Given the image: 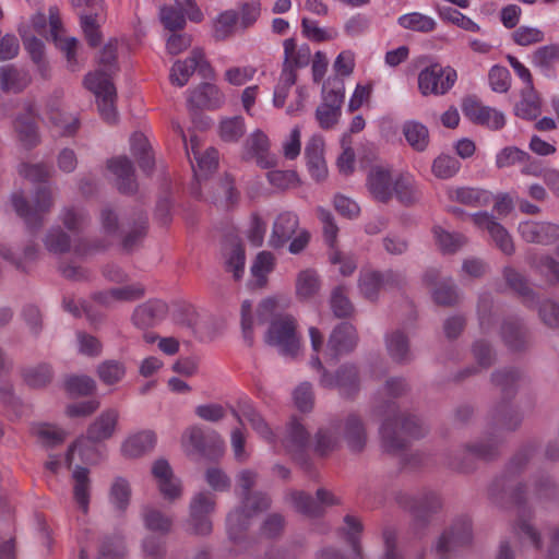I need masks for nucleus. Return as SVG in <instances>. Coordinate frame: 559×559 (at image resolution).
I'll return each mask as SVG.
<instances>
[{
  "label": "nucleus",
  "instance_id": "38",
  "mask_svg": "<svg viewBox=\"0 0 559 559\" xmlns=\"http://www.w3.org/2000/svg\"><path fill=\"white\" fill-rule=\"evenodd\" d=\"M147 231V216L144 212L134 213L132 225L126 233L122 240V247L127 251L133 250L145 237Z\"/></svg>",
  "mask_w": 559,
  "mask_h": 559
},
{
  "label": "nucleus",
  "instance_id": "22",
  "mask_svg": "<svg viewBox=\"0 0 559 559\" xmlns=\"http://www.w3.org/2000/svg\"><path fill=\"white\" fill-rule=\"evenodd\" d=\"M168 312V306L160 299H150L139 305L132 313V322L139 329L155 326Z\"/></svg>",
  "mask_w": 559,
  "mask_h": 559
},
{
  "label": "nucleus",
  "instance_id": "35",
  "mask_svg": "<svg viewBox=\"0 0 559 559\" xmlns=\"http://www.w3.org/2000/svg\"><path fill=\"white\" fill-rule=\"evenodd\" d=\"M246 145L257 163L263 167L269 168L274 165L273 157L269 156V139L260 130L253 132L246 141Z\"/></svg>",
  "mask_w": 559,
  "mask_h": 559
},
{
  "label": "nucleus",
  "instance_id": "61",
  "mask_svg": "<svg viewBox=\"0 0 559 559\" xmlns=\"http://www.w3.org/2000/svg\"><path fill=\"white\" fill-rule=\"evenodd\" d=\"M66 390L73 395H88L96 389V382L88 376H70L64 381Z\"/></svg>",
  "mask_w": 559,
  "mask_h": 559
},
{
  "label": "nucleus",
  "instance_id": "14",
  "mask_svg": "<svg viewBox=\"0 0 559 559\" xmlns=\"http://www.w3.org/2000/svg\"><path fill=\"white\" fill-rule=\"evenodd\" d=\"M462 110L465 117L472 122L487 127L491 130H499L506 124L503 112L496 108L485 106L476 98L467 97L462 103Z\"/></svg>",
  "mask_w": 559,
  "mask_h": 559
},
{
  "label": "nucleus",
  "instance_id": "21",
  "mask_svg": "<svg viewBox=\"0 0 559 559\" xmlns=\"http://www.w3.org/2000/svg\"><path fill=\"white\" fill-rule=\"evenodd\" d=\"M394 177L390 169L374 166L367 177V187L374 200L388 203L393 198Z\"/></svg>",
  "mask_w": 559,
  "mask_h": 559
},
{
  "label": "nucleus",
  "instance_id": "43",
  "mask_svg": "<svg viewBox=\"0 0 559 559\" xmlns=\"http://www.w3.org/2000/svg\"><path fill=\"white\" fill-rule=\"evenodd\" d=\"M386 349L391 358L396 362H406L411 358L408 338L400 331L388 335Z\"/></svg>",
  "mask_w": 559,
  "mask_h": 559
},
{
  "label": "nucleus",
  "instance_id": "24",
  "mask_svg": "<svg viewBox=\"0 0 559 559\" xmlns=\"http://www.w3.org/2000/svg\"><path fill=\"white\" fill-rule=\"evenodd\" d=\"M298 225L296 214L292 212L281 213L273 224L269 245L274 249L282 248L296 234Z\"/></svg>",
  "mask_w": 559,
  "mask_h": 559
},
{
  "label": "nucleus",
  "instance_id": "56",
  "mask_svg": "<svg viewBox=\"0 0 559 559\" xmlns=\"http://www.w3.org/2000/svg\"><path fill=\"white\" fill-rule=\"evenodd\" d=\"M25 49L28 51L32 60L36 63L38 72L44 79L48 78V66L44 59V44L40 39L32 36L24 38Z\"/></svg>",
  "mask_w": 559,
  "mask_h": 559
},
{
  "label": "nucleus",
  "instance_id": "50",
  "mask_svg": "<svg viewBox=\"0 0 559 559\" xmlns=\"http://www.w3.org/2000/svg\"><path fill=\"white\" fill-rule=\"evenodd\" d=\"M320 289V280L317 272L311 270L301 271L298 274L296 292L298 297L308 299L314 296Z\"/></svg>",
  "mask_w": 559,
  "mask_h": 559
},
{
  "label": "nucleus",
  "instance_id": "55",
  "mask_svg": "<svg viewBox=\"0 0 559 559\" xmlns=\"http://www.w3.org/2000/svg\"><path fill=\"white\" fill-rule=\"evenodd\" d=\"M227 271L234 273L235 280H239L243 273L245 249L238 240H233L229 251L226 253Z\"/></svg>",
  "mask_w": 559,
  "mask_h": 559
},
{
  "label": "nucleus",
  "instance_id": "20",
  "mask_svg": "<svg viewBox=\"0 0 559 559\" xmlns=\"http://www.w3.org/2000/svg\"><path fill=\"white\" fill-rule=\"evenodd\" d=\"M120 413L117 408H107L103 411L87 427L84 440L93 443L103 442L110 439L118 427Z\"/></svg>",
  "mask_w": 559,
  "mask_h": 559
},
{
  "label": "nucleus",
  "instance_id": "18",
  "mask_svg": "<svg viewBox=\"0 0 559 559\" xmlns=\"http://www.w3.org/2000/svg\"><path fill=\"white\" fill-rule=\"evenodd\" d=\"M152 474L157 481L159 492L166 500L173 502L181 497V481L175 477L165 459H158L153 463Z\"/></svg>",
  "mask_w": 559,
  "mask_h": 559
},
{
  "label": "nucleus",
  "instance_id": "16",
  "mask_svg": "<svg viewBox=\"0 0 559 559\" xmlns=\"http://www.w3.org/2000/svg\"><path fill=\"white\" fill-rule=\"evenodd\" d=\"M472 524L468 520L455 522L449 530L438 538L436 551L445 556L456 549L467 546L472 542Z\"/></svg>",
  "mask_w": 559,
  "mask_h": 559
},
{
  "label": "nucleus",
  "instance_id": "31",
  "mask_svg": "<svg viewBox=\"0 0 559 559\" xmlns=\"http://www.w3.org/2000/svg\"><path fill=\"white\" fill-rule=\"evenodd\" d=\"M223 100V94L210 83H203L194 88L189 97V104L197 108H216Z\"/></svg>",
  "mask_w": 559,
  "mask_h": 559
},
{
  "label": "nucleus",
  "instance_id": "1",
  "mask_svg": "<svg viewBox=\"0 0 559 559\" xmlns=\"http://www.w3.org/2000/svg\"><path fill=\"white\" fill-rule=\"evenodd\" d=\"M417 419L415 415L399 413L386 418L380 428L381 447L384 452L404 457L413 443L417 432Z\"/></svg>",
  "mask_w": 559,
  "mask_h": 559
},
{
  "label": "nucleus",
  "instance_id": "54",
  "mask_svg": "<svg viewBox=\"0 0 559 559\" xmlns=\"http://www.w3.org/2000/svg\"><path fill=\"white\" fill-rule=\"evenodd\" d=\"M117 52H118L117 39H109V41L99 51V57H98L99 69L97 71L105 72L109 79H110V74L118 70Z\"/></svg>",
  "mask_w": 559,
  "mask_h": 559
},
{
  "label": "nucleus",
  "instance_id": "63",
  "mask_svg": "<svg viewBox=\"0 0 559 559\" xmlns=\"http://www.w3.org/2000/svg\"><path fill=\"white\" fill-rule=\"evenodd\" d=\"M159 16L165 28L171 32L182 29L186 25V15L175 7H163Z\"/></svg>",
  "mask_w": 559,
  "mask_h": 559
},
{
  "label": "nucleus",
  "instance_id": "33",
  "mask_svg": "<svg viewBox=\"0 0 559 559\" xmlns=\"http://www.w3.org/2000/svg\"><path fill=\"white\" fill-rule=\"evenodd\" d=\"M305 155L311 175L317 180H322L326 177L328 169L323 157V142L319 139H312L305 148Z\"/></svg>",
  "mask_w": 559,
  "mask_h": 559
},
{
  "label": "nucleus",
  "instance_id": "47",
  "mask_svg": "<svg viewBox=\"0 0 559 559\" xmlns=\"http://www.w3.org/2000/svg\"><path fill=\"white\" fill-rule=\"evenodd\" d=\"M218 130L219 136L224 142H238L246 132L245 120L240 116L223 119Z\"/></svg>",
  "mask_w": 559,
  "mask_h": 559
},
{
  "label": "nucleus",
  "instance_id": "48",
  "mask_svg": "<svg viewBox=\"0 0 559 559\" xmlns=\"http://www.w3.org/2000/svg\"><path fill=\"white\" fill-rule=\"evenodd\" d=\"M340 432L331 428H320L314 436V451L321 456L328 455L340 447Z\"/></svg>",
  "mask_w": 559,
  "mask_h": 559
},
{
  "label": "nucleus",
  "instance_id": "32",
  "mask_svg": "<svg viewBox=\"0 0 559 559\" xmlns=\"http://www.w3.org/2000/svg\"><path fill=\"white\" fill-rule=\"evenodd\" d=\"M59 221L71 234L79 235L88 226L90 216L83 207L68 205L61 209Z\"/></svg>",
  "mask_w": 559,
  "mask_h": 559
},
{
  "label": "nucleus",
  "instance_id": "10",
  "mask_svg": "<svg viewBox=\"0 0 559 559\" xmlns=\"http://www.w3.org/2000/svg\"><path fill=\"white\" fill-rule=\"evenodd\" d=\"M338 430L340 437L345 442L349 452L359 454L365 451L369 436L366 423L360 415L355 413L346 415L340 421Z\"/></svg>",
  "mask_w": 559,
  "mask_h": 559
},
{
  "label": "nucleus",
  "instance_id": "5",
  "mask_svg": "<svg viewBox=\"0 0 559 559\" xmlns=\"http://www.w3.org/2000/svg\"><path fill=\"white\" fill-rule=\"evenodd\" d=\"M85 86L96 96L100 116L108 123L117 121L116 110L117 92L111 79L105 72L94 71L84 79Z\"/></svg>",
  "mask_w": 559,
  "mask_h": 559
},
{
  "label": "nucleus",
  "instance_id": "53",
  "mask_svg": "<svg viewBox=\"0 0 559 559\" xmlns=\"http://www.w3.org/2000/svg\"><path fill=\"white\" fill-rule=\"evenodd\" d=\"M44 243L46 249L52 253H64L71 248V238L60 227H53L47 233Z\"/></svg>",
  "mask_w": 559,
  "mask_h": 559
},
{
  "label": "nucleus",
  "instance_id": "57",
  "mask_svg": "<svg viewBox=\"0 0 559 559\" xmlns=\"http://www.w3.org/2000/svg\"><path fill=\"white\" fill-rule=\"evenodd\" d=\"M461 168V163L453 156L440 155L432 164V173L440 179H449L455 176Z\"/></svg>",
  "mask_w": 559,
  "mask_h": 559
},
{
  "label": "nucleus",
  "instance_id": "23",
  "mask_svg": "<svg viewBox=\"0 0 559 559\" xmlns=\"http://www.w3.org/2000/svg\"><path fill=\"white\" fill-rule=\"evenodd\" d=\"M108 169L116 176L118 190L133 193L138 189L132 162L127 156H118L107 162Z\"/></svg>",
  "mask_w": 559,
  "mask_h": 559
},
{
  "label": "nucleus",
  "instance_id": "64",
  "mask_svg": "<svg viewBox=\"0 0 559 559\" xmlns=\"http://www.w3.org/2000/svg\"><path fill=\"white\" fill-rule=\"evenodd\" d=\"M538 316L549 328H559V304L552 299L544 300L538 308Z\"/></svg>",
  "mask_w": 559,
  "mask_h": 559
},
{
  "label": "nucleus",
  "instance_id": "58",
  "mask_svg": "<svg viewBox=\"0 0 559 559\" xmlns=\"http://www.w3.org/2000/svg\"><path fill=\"white\" fill-rule=\"evenodd\" d=\"M533 64L549 69L559 61V45L550 44L537 48L532 55Z\"/></svg>",
  "mask_w": 559,
  "mask_h": 559
},
{
  "label": "nucleus",
  "instance_id": "41",
  "mask_svg": "<svg viewBox=\"0 0 559 559\" xmlns=\"http://www.w3.org/2000/svg\"><path fill=\"white\" fill-rule=\"evenodd\" d=\"M526 262L542 275H546L548 272L552 276L551 282L559 284V262L552 257L528 251L526 253Z\"/></svg>",
  "mask_w": 559,
  "mask_h": 559
},
{
  "label": "nucleus",
  "instance_id": "60",
  "mask_svg": "<svg viewBox=\"0 0 559 559\" xmlns=\"http://www.w3.org/2000/svg\"><path fill=\"white\" fill-rule=\"evenodd\" d=\"M131 488L129 483L121 477L116 478L110 489V498L116 508L124 512L129 506Z\"/></svg>",
  "mask_w": 559,
  "mask_h": 559
},
{
  "label": "nucleus",
  "instance_id": "28",
  "mask_svg": "<svg viewBox=\"0 0 559 559\" xmlns=\"http://www.w3.org/2000/svg\"><path fill=\"white\" fill-rule=\"evenodd\" d=\"M234 417L242 424V418L248 420L251 427L267 442L275 441V435L265 423L264 418L248 403L239 404V411H231Z\"/></svg>",
  "mask_w": 559,
  "mask_h": 559
},
{
  "label": "nucleus",
  "instance_id": "15",
  "mask_svg": "<svg viewBox=\"0 0 559 559\" xmlns=\"http://www.w3.org/2000/svg\"><path fill=\"white\" fill-rule=\"evenodd\" d=\"M359 342L357 329L349 322L337 324L328 340V352L333 360L353 353Z\"/></svg>",
  "mask_w": 559,
  "mask_h": 559
},
{
  "label": "nucleus",
  "instance_id": "27",
  "mask_svg": "<svg viewBox=\"0 0 559 559\" xmlns=\"http://www.w3.org/2000/svg\"><path fill=\"white\" fill-rule=\"evenodd\" d=\"M72 480L73 498L79 508L86 513L88 511L92 485L88 468L76 465L72 471Z\"/></svg>",
  "mask_w": 559,
  "mask_h": 559
},
{
  "label": "nucleus",
  "instance_id": "52",
  "mask_svg": "<svg viewBox=\"0 0 559 559\" xmlns=\"http://www.w3.org/2000/svg\"><path fill=\"white\" fill-rule=\"evenodd\" d=\"M97 376L107 385L119 382L126 373L123 364L117 360H105L97 367Z\"/></svg>",
  "mask_w": 559,
  "mask_h": 559
},
{
  "label": "nucleus",
  "instance_id": "7",
  "mask_svg": "<svg viewBox=\"0 0 559 559\" xmlns=\"http://www.w3.org/2000/svg\"><path fill=\"white\" fill-rule=\"evenodd\" d=\"M216 498L214 495L201 491L191 500L189 506V527L192 534L205 536L212 532L211 513L214 512Z\"/></svg>",
  "mask_w": 559,
  "mask_h": 559
},
{
  "label": "nucleus",
  "instance_id": "37",
  "mask_svg": "<svg viewBox=\"0 0 559 559\" xmlns=\"http://www.w3.org/2000/svg\"><path fill=\"white\" fill-rule=\"evenodd\" d=\"M131 152L138 159L140 168L145 173H151L154 167V156L146 136L143 133L135 132L131 136Z\"/></svg>",
  "mask_w": 559,
  "mask_h": 559
},
{
  "label": "nucleus",
  "instance_id": "45",
  "mask_svg": "<svg viewBox=\"0 0 559 559\" xmlns=\"http://www.w3.org/2000/svg\"><path fill=\"white\" fill-rule=\"evenodd\" d=\"M432 298L440 306L453 307L460 304L461 293L459 287L449 280L441 282L433 288Z\"/></svg>",
  "mask_w": 559,
  "mask_h": 559
},
{
  "label": "nucleus",
  "instance_id": "13",
  "mask_svg": "<svg viewBox=\"0 0 559 559\" xmlns=\"http://www.w3.org/2000/svg\"><path fill=\"white\" fill-rule=\"evenodd\" d=\"M319 383L325 389H338L346 397H352L359 390V374L354 365H342L335 373L323 370Z\"/></svg>",
  "mask_w": 559,
  "mask_h": 559
},
{
  "label": "nucleus",
  "instance_id": "34",
  "mask_svg": "<svg viewBox=\"0 0 559 559\" xmlns=\"http://www.w3.org/2000/svg\"><path fill=\"white\" fill-rule=\"evenodd\" d=\"M393 183V195L401 204L412 206L416 203L417 190L414 176L401 173L394 177Z\"/></svg>",
  "mask_w": 559,
  "mask_h": 559
},
{
  "label": "nucleus",
  "instance_id": "6",
  "mask_svg": "<svg viewBox=\"0 0 559 559\" xmlns=\"http://www.w3.org/2000/svg\"><path fill=\"white\" fill-rule=\"evenodd\" d=\"M500 440L486 438L466 444L450 459L449 465L460 472L468 473L475 468L476 460H491L499 453Z\"/></svg>",
  "mask_w": 559,
  "mask_h": 559
},
{
  "label": "nucleus",
  "instance_id": "51",
  "mask_svg": "<svg viewBox=\"0 0 559 559\" xmlns=\"http://www.w3.org/2000/svg\"><path fill=\"white\" fill-rule=\"evenodd\" d=\"M525 330L514 320H508L502 325V338L511 349H521L525 344Z\"/></svg>",
  "mask_w": 559,
  "mask_h": 559
},
{
  "label": "nucleus",
  "instance_id": "42",
  "mask_svg": "<svg viewBox=\"0 0 559 559\" xmlns=\"http://www.w3.org/2000/svg\"><path fill=\"white\" fill-rule=\"evenodd\" d=\"M330 307L333 314L338 319H347L355 313V307L348 298L345 286H337L332 290Z\"/></svg>",
  "mask_w": 559,
  "mask_h": 559
},
{
  "label": "nucleus",
  "instance_id": "26",
  "mask_svg": "<svg viewBox=\"0 0 559 559\" xmlns=\"http://www.w3.org/2000/svg\"><path fill=\"white\" fill-rule=\"evenodd\" d=\"M448 199L469 207H481L490 203L489 191L477 187H451L447 191Z\"/></svg>",
  "mask_w": 559,
  "mask_h": 559
},
{
  "label": "nucleus",
  "instance_id": "29",
  "mask_svg": "<svg viewBox=\"0 0 559 559\" xmlns=\"http://www.w3.org/2000/svg\"><path fill=\"white\" fill-rule=\"evenodd\" d=\"M155 443L156 435L151 430H144L129 437L122 443L121 451L127 457H139L151 451Z\"/></svg>",
  "mask_w": 559,
  "mask_h": 559
},
{
  "label": "nucleus",
  "instance_id": "3",
  "mask_svg": "<svg viewBox=\"0 0 559 559\" xmlns=\"http://www.w3.org/2000/svg\"><path fill=\"white\" fill-rule=\"evenodd\" d=\"M32 207L22 192L11 195V204L15 213L25 222L32 230L39 229L44 224L43 216L53 206V193L49 187H40L36 190Z\"/></svg>",
  "mask_w": 559,
  "mask_h": 559
},
{
  "label": "nucleus",
  "instance_id": "17",
  "mask_svg": "<svg viewBox=\"0 0 559 559\" xmlns=\"http://www.w3.org/2000/svg\"><path fill=\"white\" fill-rule=\"evenodd\" d=\"M309 433L304 425L293 418L287 426L286 436L283 439V445L294 460L305 467H308L309 465L305 455V451L309 445Z\"/></svg>",
  "mask_w": 559,
  "mask_h": 559
},
{
  "label": "nucleus",
  "instance_id": "46",
  "mask_svg": "<svg viewBox=\"0 0 559 559\" xmlns=\"http://www.w3.org/2000/svg\"><path fill=\"white\" fill-rule=\"evenodd\" d=\"M310 50L308 47L297 48L293 38L284 40V62L293 68L305 67L309 63Z\"/></svg>",
  "mask_w": 559,
  "mask_h": 559
},
{
  "label": "nucleus",
  "instance_id": "40",
  "mask_svg": "<svg viewBox=\"0 0 559 559\" xmlns=\"http://www.w3.org/2000/svg\"><path fill=\"white\" fill-rule=\"evenodd\" d=\"M436 242L444 253H455L468 243V238L461 233H450L441 227L433 228Z\"/></svg>",
  "mask_w": 559,
  "mask_h": 559
},
{
  "label": "nucleus",
  "instance_id": "12",
  "mask_svg": "<svg viewBox=\"0 0 559 559\" xmlns=\"http://www.w3.org/2000/svg\"><path fill=\"white\" fill-rule=\"evenodd\" d=\"M456 71L432 63L421 70V94L444 95L455 83Z\"/></svg>",
  "mask_w": 559,
  "mask_h": 559
},
{
  "label": "nucleus",
  "instance_id": "19",
  "mask_svg": "<svg viewBox=\"0 0 559 559\" xmlns=\"http://www.w3.org/2000/svg\"><path fill=\"white\" fill-rule=\"evenodd\" d=\"M519 233L526 242L548 246L559 239V225L526 221L519 225Z\"/></svg>",
  "mask_w": 559,
  "mask_h": 559
},
{
  "label": "nucleus",
  "instance_id": "62",
  "mask_svg": "<svg viewBox=\"0 0 559 559\" xmlns=\"http://www.w3.org/2000/svg\"><path fill=\"white\" fill-rule=\"evenodd\" d=\"M520 380V372L513 369L499 370L492 374L493 383L499 386L507 396L514 393L516 383Z\"/></svg>",
  "mask_w": 559,
  "mask_h": 559
},
{
  "label": "nucleus",
  "instance_id": "25",
  "mask_svg": "<svg viewBox=\"0 0 559 559\" xmlns=\"http://www.w3.org/2000/svg\"><path fill=\"white\" fill-rule=\"evenodd\" d=\"M32 82L29 72L14 64L0 68V88L4 93H22Z\"/></svg>",
  "mask_w": 559,
  "mask_h": 559
},
{
  "label": "nucleus",
  "instance_id": "8",
  "mask_svg": "<svg viewBox=\"0 0 559 559\" xmlns=\"http://www.w3.org/2000/svg\"><path fill=\"white\" fill-rule=\"evenodd\" d=\"M474 225L486 230L497 249L503 254L511 257L515 252V243L511 234L501 225L492 214L488 212H477L469 215Z\"/></svg>",
  "mask_w": 559,
  "mask_h": 559
},
{
  "label": "nucleus",
  "instance_id": "59",
  "mask_svg": "<svg viewBox=\"0 0 559 559\" xmlns=\"http://www.w3.org/2000/svg\"><path fill=\"white\" fill-rule=\"evenodd\" d=\"M239 20V14L235 10H227L218 15L214 24V34L217 39H225L234 33V28Z\"/></svg>",
  "mask_w": 559,
  "mask_h": 559
},
{
  "label": "nucleus",
  "instance_id": "4",
  "mask_svg": "<svg viewBox=\"0 0 559 559\" xmlns=\"http://www.w3.org/2000/svg\"><path fill=\"white\" fill-rule=\"evenodd\" d=\"M264 342L277 346L284 355L296 356L300 348L296 319L290 314L275 316L265 332Z\"/></svg>",
  "mask_w": 559,
  "mask_h": 559
},
{
  "label": "nucleus",
  "instance_id": "49",
  "mask_svg": "<svg viewBox=\"0 0 559 559\" xmlns=\"http://www.w3.org/2000/svg\"><path fill=\"white\" fill-rule=\"evenodd\" d=\"M358 287L364 297L370 300L376 299L380 289L383 288L381 272L372 270L361 271Z\"/></svg>",
  "mask_w": 559,
  "mask_h": 559
},
{
  "label": "nucleus",
  "instance_id": "30",
  "mask_svg": "<svg viewBox=\"0 0 559 559\" xmlns=\"http://www.w3.org/2000/svg\"><path fill=\"white\" fill-rule=\"evenodd\" d=\"M285 501L292 508L308 518H318L323 515V507L319 504L312 496L305 491L292 490L286 493Z\"/></svg>",
  "mask_w": 559,
  "mask_h": 559
},
{
  "label": "nucleus",
  "instance_id": "44",
  "mask_svg": "<svg viewBox=\"0 0 559 559\" xmlns=\"http://www.w3.org/2000/svg\"><path fill=\"white\" fill-rule=\"evenodd\" d=\"M23 379L25 383L34 389L44 388L52 380L53 372L49 365L39 364L23 369Z\"/></svg>",
  "mask_w": 559,
  "mask_h": 559
},
{
  "label": "nucleus",
  "instance_id": "39",
  "mask_svg": "<svg viewBox=\"0 0 559 559\" xmlns=\"http://www.w3.org/2000/svg\"><path fill=\"white\" fill-rule=\"evenodd\" d=\"M142 516L145 527L150 531L160 534H167L171 531L173 518L155 507H144Z\"/></svg>",
  "mask_w": 559,
  "mask_h": 559
},
{
  "label": "nucleus",
  "instance_id": "2",
  "mask_svg": "<svg viewBox=\"0 0 559 559\" xmlns=\"http://www.w3.org/2000/svg\"><path fill=\"white\" fill-rule=\"evenodd\" d=\"M240 499V506L230 511L226 520L228 532L234 539L249 527L252 519L269 510L272 504L270 496L263 491H254L241 496Z\"/></svg>",
  "mask_w": 559,
  "mask_h": 559
},
{
  "label": "nucleus",
  "instance_id": "36",
  "mask_svg": "<svg viewBox=\"0 0 559 559\" xmlns=\"http://www.w3.org/2000/svg\"><path fill=\"white\" fill-rule=\"evenodd\" d=\"M103 20V12H87L83 11L80 14V24L84 38L91 47H97L103 39L100 32V23Z\"/></svg>",
  "mask_w": 559,
  "mask_h": 559
},
{
  "label": "nucleus",
  "instance_id": "9",
  "mask_svg": "<svg viewBox=\"0 0 559 559\" xmlns=\"http://www.w3.org/2000/svg\"><path fill=\"white\" fill-rule=\"evenodd\" d=\"M39 115L33 100H26L23 105V111L16 116L13 121V129L20 143L26 150H32L40 142L38 131Z\"/></svg>",
  "mask_w": 559,
  "mask_h": 559
},
{
  "label": "nucleus",
  "instance_id": "11",
  "mask_svg": "<svg viewBox=\"0 0 559 559\" xmlns=\"http://www.w3.org/2000/svg\"><path fill=\"white\" fill-rule=\"evenodd\" d=\"M198 70L203 78H210L213 69L204 58V52L195 48L186 60H177L170 70V82L180 87L185 86L193 72Z\"/></svg>",
  "mask_w": 559,
  "mask_h": 559
}]
</instances>
